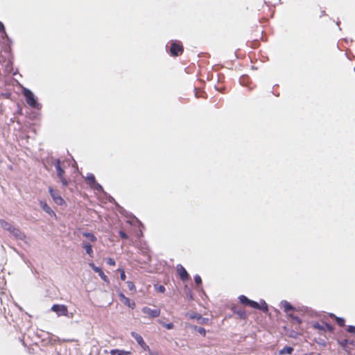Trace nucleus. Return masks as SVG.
<instances>
[{
    "label": "nucleus",
    "instance_id": "nucleus-26",
    "mask_svg": "<svg viewBox=\"0 0 355 355\" xmlns=\"http://www.w3.org/2000/svg\"><path fill=\"white\" fill-rule=\"evenodd\" d=\"M234 313H236L237 315H239V317L242 319H245L246 318V313L244 310L239 309L237 311H234Z\"/></svg>",
    "mask_w": 355,
    "mask_h": 355
},
{
    "label": "nucleus",
    "instance_id": "nucleus-6",
    "mask_svg": "<svg viewBox=\"0 0 355 355\" xmlns=\"http://www.w3.org/2000/svg\"><path fill=\"white\" fill-rule=\"evenodd\" d=\"M49 192L55 203L58 205H62L65 204L64 199L52 187L49 188Z\"/></svg>",
    "mask_w": 355,
    "mask_h": 355
},
{
    "label": "nucleus",
    "instance_id": "nucleus-8",
    "mask_svg": "<svg viewBox=\"0 0 355 355\" xmlns=\"http://www.w3.org/2000/svg\"><path fill=\"white\" fill-rule=\"evenodd\" d=\"M89 266L95 272L98 274L102 280L107 283L110 282L108 277L105 275L100 267L96 266L94 263H89Z\"/></svg>",
    "mask_w": 355,
    "mask_h": 355
},
{
    "label": "nucleus",
    "instance_id": "nucleus-20",
    "mask_svg": "<svg viewBox=\"0 0 355 355\" xmlns=\"http://www.w3.org/2000/svg\"><path fill=\"white\" fill-rule=\"evenodd\" d=\"M112 355H130L131 352L128 351L120 350V349H113L112 350Z\"/></svg>",
    "mask_w": 355,
    "mask_h": 355
},
{
    "label": "nucleus",
    "instance_id": "nucleus-31",
    "mask_svg": "<svg viewBox=\"0 0 355 355\" xmlns=\"http://www.w3.org/2000/svg\"><path fill=\"white\" fill-rule=\"evenodd\" d=\"M160 324L164 326L167 329H172L174 327V324L172 322L165 324L164 322H160Z\"/></svg>",
    "mask_w": 355,
    "mask_h": 355
},
{
    "label": "nucleus",
    "instance_id": "nucleus-12",
    "mask_svg": "<svg viewBox=\"0 0 355 355\" xmlns=\"http://www.w3.org/2000/svg\"><path fill=\"white\" fill-rule=\"evenodd\" d=\"M119 297L122 300L124 304H125L128 307L131 309H134L135 307V302L131 301L128 297H126L123 293H121L119 295Z\"/></svg>",
    "mask_w": 355,
    "mask_h": 355
},
{
    "label": "nucleus",
    "instance_id": "nucleus-18",
    "mask_svg": "<svg viewBox=\"0 0 355 355\" xmlns=\"http://www.w3.org/2000/svg\"><path fill=\"white\" fill-rule=\"evenodd\" d=\"M294 351L293 347L290 346H285L283 349L279 351V354H291Z\"/></svg>",
    "mask_w": 355,
    "mask_h": 355
},
{
    "label": "nucleus",
    "instance_id": "nucleus-37",
    "mask_svg": "<svg viewBox=\"0 0 355 355\" xmlns=\"http://www.w3.org/2000/svg\"><path fill=\"white\" fill-rule=\"evenodd\" d=\"M248 78V76H242L240 78V83L243 85H246V82H247Z\"/></svg>",
    "mask_w": 355,
    "mask_h": 355
},
{
    "label": "nucleus",
    "instance_id": "nucleus-19",
    "mask_svg": "<svg viewBox=\"0 0 355 355\" xmlns=\"http://www.w3.org/2000/svg\"><path fill=\"white\" fill-rule=\"evenodd\" d=\"M330 316L331 318H334L336 320V322L337 324L340 326V327H344L345 325V320L343 318H340V317H337L334 314L331 313L330 315Z\"/></svg>",
    "mask_w": 355,
    "mask_h": 355
},
{
    "label": "nucleus",
    "instance_id": "nucleus-14",
    "mask_svg": "<svg viewBox=\"0 0 355 355\" xmlns=\"http://www.w3.org/2000/svg\"><path fill=\"white\" fill-rule=\"evenodd\" d=\"M83 248L85 250L86 253L90 257H94V252H93V250H92V245L90 243L83 242Z\"/></svg>",
    "mask_w": 355,
    "mask_h": 355
},
{
    "label": "nucleus",
    "instance_id": "nucleus-39",
    "mask_svg": "<svg viewBox=\"0 0 355 355\" xmlns=\"http://www.w3.org/2000/svg\"><path fill=\"white\" fill-rule=\"evenodd\" d=\"M165 290V287L162 285L159 286L157 288V291L160 293H164Z\"/></svg>",
    "mask_w": 355,
    "mask_h": 355
},
{
    "label": "nucleus",
    "instance_id": "nucleus-10",
    "mask_svg": "<svg viewBox=\"0 0 355 355\" xmlns=\"http://www.w3.org/2000/svg\"><path fill=\"white\" fill-rule=\"evenodd\" d=\"M177 270L180 277L182 281H186L189 279V275L186 270V269L181 264H178L177 266Z\"/></svg>",
    "mask_w": 355,
    "mask_h": 355
},
{
    "label": "nucleus",
    "instance_id": "nucleus-13",
    "mask_svg": "<svg viewBox=\"0 0 355 355\" xmlns=\"http://www.w3.org/2000/svg\"><path fill=\"white\" fill-rule=\"evenodd\" d=\"M281 305L284 307L285 312L295 311V307H294L290 302L286 300H282L281 302Z\"/></svg>",
    "mask_w": 355,
    "mask_h": 355
},
{
    "label": "nucleus",
    "instance_id": "nucleus-4",
    "mask_svg": "<svg viewBox=\"0 0 355 355\" xmlns=\"http://www.w3.org/2000/svg\"><path fill=\"white\" fill-rule=\"evenodd\" d=\"M51 310L56 313L58 316H66L68 313L67 306L64 304H53Z\"/></svg>",
    "mask_w": 355,
    "mask_h": 355
},
{
    "label": "nucleus",
    "instance_id": "nucleus-3",
    "mask_svg": "<svg viewBox=\"0 0 355 355\" xmlns=\"http://www.w3.org/2000/svg\"><path fill=\"white\" fill-rule=\"evenodd\" d=\"M169 51L171 55L178 56L183 52V46L180 42L171 41Z\"/></svg>",
    "mask_w": 355,
    "mask_h": 355
},
{
    "label": "nucleus",
    "instance_id": "nucleus-38",
    "mask_svg": "<svg viewBox=\"0 0 355 355\" xmlns=\"http://www.w3.org/2000/svg\"><path fill=\"white\" fill-rule=\"evenodd\" d=\"M106 263L110 266H114L116 264L115 261L112 258H108Z\"/></svg>",
    "mask_w": 355,
    "mask_h": 355
},
{
    "label": "nucleus",
    "instance_id": "nucleus-35",
    "mask_svg": "<svg viewBox=\"0 0 355 355\" xmlns=\"http://www.w3.org/2000/svg\"><path fill=\"white\" fill-rule=\"evenodd\" d=\"M119 235H120L121 239H127L128 238V234L125 232H123L122 230H120L119 232Z\"/></svg>",
    "mask_w": 355,
    "mask_h": 355
},
{
    "label": "nucleus",
    "instance_id": "nucleus-43",
    "mask_svg": "<svg viewBox=\"0 0 355 355\" xmlns=\"http://www.w3.org/2000/svg\"><path fill=\"white\" fill-rule=\"evenodd\" d=\"M192 318H196L198 319H202V316L200 314H198V313L195 314V315L192 316Z\"/></svg>",
    "mask_w": 355,
    "mask_h": 355
},
{
    "label": "nucleus",
    "instance_id": "nucleus-32",
    "mask_svg": "<svg viewBox=\"0 0 355 355\" xmlns=\"http://www.w3.org/2000/svg\"><path fill=\"white\" fill-rule=\"evenodd\" d=\"M324 328H325V331L328 330L331 332H333L334 329V328L332 325H331L330 324L327 323V322H324Z\"/></svg>",
    "mask_w": 355,
    "mask_h": 355
},
{
    "label": "nucleus",
    "instance_id": "nucleus-34",
    "mask_svg": "<svg viewBox=\"0 0 355 355\" xmlns=\"http://www.w3.org/2000/svg\"><path fill=\"white\" fill-rule=\"evenodd\" d=\"M0 35H1V38H3V39L6 38L8 41H10V39L9 38V37L6 31V28L4 29V33L0 32Z\"/></svg>",
    "mask_w": 355,
    "mask_h": 355
},
{
    "label": "nucleus",
    "instance_id": "nucleus-42",
    "mask_svg": "<svg viewBox=\"0 0 355 355\" xmlns=\"http://www.w3.org/2000/svg\"><path fill=\"white\" fill-rule=\"evenodd\" d=\"M5 26L4 24L0 21V32L4 33Z\"/></svg>",
    "mask_w": 355,
    "mask_h": 355
},
{
    "label": "nucleus",
    "instance_id": "nucleus-33",
    "mask_svg": "<svg viewBox=\"0 0 355 355\" xmlns=\"http://www.w3.org/2000/svg\"><path fill=\"white\" fill-rule=\"evenodd\" d=\"M347 331L350 333V334H354L355 335V326L354 325H349L347 327Z\"/></svg>",
    "mask_w": 355,
    "mask_h": 355
},
{
    "label": "nucleus",
    "instance_id": "nucleus-7",
    "mask_svg": "<svg viewBox=\"0 0 355 355\" xmlns=\"http://www.w3.org/2000/svg\"><path fill=\"white\" fill-rule=\"evenodd\" d=\"M131 335L132 336L135 338V340L137 341V343H138V345L139 346H141V347L144 350V351H148L150 352V348L146 344V343L144 342L142 336L139 334H138L136 332H132L131 333Z\"/></svg>",
    "mask_w": 355,
    "mask_h": 355
},
{
    "label": "nucleus",
    "instance_id": "nucleus-22",
    "mask_svg": "<svg viewBox=\"0 0 355 355\" xmlns=\"http://www.w3.org/2000/svg\"><path fill=\"white\" fill-rule=\"evenodd\" d=\"M86 180L87 181L88 184L90 185V187L94 184L96 183V179L95 176L92 173H88L86 177Z\"/></svg>",
    "mask_w": 355,
    "mask_h": 355
},
{
    "label": "nucleus",
    "instance_id": "nucleus-24",
    "mask_svg": "<svg viewBox=\"0 0 355 355\" xmlns=\"http://www.w3.org/2000/svg\"><path fill=\"white\" fill-rule=\"evenodd\" d=\"M193 329L198 331L200 335L203 336H205L206 335V330L205 328L202 327H198V326H194Z\"/></svg>",
    "mask_w": 355,
    "mask_h": 355
},
{
    "label": "nucleus",
    "instance_id": "nucleus-40",
    "mask_svg": "<svg viewBox=\"0 0 355 355\" xmlns=\"http://www.w3.org/2000/svg\"><path fill=\"white\" fill-rule=\"evenodd\" d=\"M60 163H61V162H60V159H57L55 160V164H54V166H55V168H57V166H58V167H61V166H60Z\"/></svg>",
    "mask_w": 355,
    "mask_h": 355
},
{
    "label": "nucleus",
    "instance_id": "nucleus-47",
    "mask_svg": "<svg viewBox=\"0 0 355 355\" xmlns=\"http://www.w3.org/2000/svg\"><path fill=\"white\" fill-rule=\"evenodd\" d=\"M134 218L141 225V223L137 218L135 216H134Z\"/></svg>",
    "mask_w": 355,
    "mask_h": 355
},
{
    "label": "nucleus",
    "instance_id": "nucleus-25",
    "mask_svg": "<svg viewBox=\"0 0 355 355\" xmlns=\"http://www.w3.org/2000/svg\"><path fill=\"white\" fill-rule=\"evenodd\" d=\"M312 326L314 329L325 331L324 325L320 324L318 322H313Z\"/></svg>",
    "mask_w": 355,
    "mask_h": 355
},
{
    "label": "nucleus",
    "instance_id": "nucleus-5",
    "mask_svg": "<svg viewBox=\"0 0 355 355\" xmlns=\"http://www.w3.org/2000/svg\"><path fill=\"white\" fill-rule=\"evenodd\" d=\"M249 306L254 308L255 309L261 310L264 313H267L268 311V304L263 300H261L260 303L254 300H251Z\"/></svg>",
    "mask_w": 355,
    "mask_h": 355
},
{
    "label": "nucleus",
    "instance_id": "nucleus-15",
    "mask_svg": "<svg viewBox=\"0 0 355 355\" xmlns=\"http://www.w3.org/2000/svg\"><path fill=\"white\" fill-rule=\"evenodd\" d=\"M109 201L110 202H113L116 205V209H117V211L121 214H123V215H125L127 211L126 210L121 206H120L114 200V198H112V196H110L109 198Z\"/></svg>",
    "mask_w": 355,
    "mask_h": 355
},
{
    "label": "nucleus",
    "instance_id": "nucleus-11",
    "mask_svg": "<svg viewBox=\"0 0 355 355\" xmlns=\"http://www.w3.org/2000/svg\"><path fill=\"white\" fill-rule=\"evenodd\" d=\"M40 205L42 210L45 211L46 214H49L51 216H56L55 213L52 210V209L47 205L45 201L41 200L40 202Z\"/></svg>",
    "mask_w": 355,
    "mask_h": 355
},
{
    "label": "nucleus",
    "instance_id": "nucleus-44",
    "mask_svg": "<svg viewBox=\"0 0 355 355\" xmlns=\"http://www.w3.org/2000/svg\"><path fill=\"white\" fill-rule=\"evenodd\" d=\"M318 344H320L321 345H323V346L326 345V343L323 340H322L321 341L318 342Z\"/></svg>",
    "mask_w": 355,
    "mask_h": 355
},
{
    "label": "nucleus",
    "instance_id": "nucleus-45",
    "mask_svg": "<svg viewBox=\"0 0 355 355\" xmlns=\"http://www.w3.org/2000/svg\"><path fill=\"white\" fill-rule=\"evenodd\" d=\"M355 343L354 340H349L348 344L354 345Z\"/></svg>",
    "mask_w": 355,
    "mask_h": 355
},
{
    "label": "nucleus",
    "instance_id": "nucleus-9",
    "mask_svg": "<svg viewBox=\"0 0 355 355\" xmlns=\"http://www.w3.org/2000/svg\"><path fill=\"white\" fill-rule=\"evenodd\" d=\"M142 312L147 314L151 318H155L160 315V310L158 309H152L148 306H145L142 309Z\"/></svg>",
    "mask_w": 355,
    "mask_h": 355
},
{
    "label": "nucleus",
    "instance_id": "nucleus-41",
    "mask_svg": "<svg viewBox=\"0 0 355 355\" xmlns=\"http://www.w3.org/2000/svg\"><path fill=\"white\" fill-rule=\"evenodd\" d=\"M60 180H61V182H62V185H64V186H67V185L68 184V182H67V180L65 178H64L63 177H62V178H60Z\"/></svg>",
    "mask_w": 355,
    "mask_h": 355
},
{
    "label": "nucleus",
    "instance_id": "nucleus-28",
    "mask_svg": "<svg viewBox=\"0 0 355 355\" xmlns=\"http://www.w3.org/2000/svg\"><path fill=\"white\" fill-rule=\"evenodd\" d=\"M126 284L130 291H136V287L132 282L128 281Z\"/></svg>",
    "mask_w": 355,
    "mask_h": 355
},
{
    "label": "nucleus",
    "instance_id": "nucleus-21",
    "mask_svg": "<svg viewBox=\"0 0 355 355\" xmlns=\"http://www.w3.org/2000/svg\"><path fill=\"white\" fill-rule=\"evenodd\" d=\"M338 342V344L342 347V348L347 351V345H348V342H349V340L347 339V338H345V339H343V340H337Z\"/></svg>",
    "mask_w": 355,
    "mask_h": 355
},
{
    "label": "nucleus",
    "instance_id": "nucleus-17",
    "mask_svg": "<svg viewBox=\"0 0 355 355\" xmlns=\"http://www.w3.org/2000/svg\"><path fill=\"white\" fill-rule=\"evenodd\" d=\"M240 302L245 306H250L252 300L247 297L245 295H241L239 297Z\"/></svg>",
    "mask_w": 355,
    "mask_h": 355
},
{
    "label": "nucleus",
    "instance_id": "nucleus-2",
    "mask_svg": "<svg viewBox=\"0 0 355 355\" xmlns=\"http://www.w3.org/2000/svg\"><path fill=\"white\" fill-rule=\"evenodd\" d=\"M22 94L26 98L27 104L30 107L37 110L41 109V104L38 103L37 98L31 89L24 87L22 89Z\"/></svg>",
    "mask_w": 355,
    "mask_h": 355
},
{
    "label": "nucleus",
    "instance_id": "nucleus-46",
    "mask_svg": "<svg viewBox=\"0 0 355 355\" xmlns=\"http://www.w3.org/2000/svg\"><path fill=\"white\" fill-rule=\"evenodd\" d=\"M187 295H189V297H190L191 298H192V296H191V291L190 290H189V291H188V293H187Z\"/></svg>",
    "mask_w": 355,
    "mask_h": 355
},
{
    "label": "nucleus",
    "instance_id": "nucleus-23",
    "mask_svg": "<svg viewBox=\"0 0 355 355\" xmlns=\"http://www.w3.org/2000/svg\"><path fill=\"white\" fill-rule=\"evenodd\" d=\"M91 187H92L93 189H94L95 190H96L98 192H101V193H105L103 187L101 184H100L99 183L96 182V183H94Z\"/></svg>",
    "mask_w": 355,
    "mask_h": 355
},
{
    "label": "nucleus",
    "instance_id": "nucleus-48",
    "mask_svg": "<svg viewBox=\"0 0 355 355\" xmlns=\"http://www.w3.org/2000/svg\"><path fill=\"white\" fill-rule=\"evenodd\" d=\"M304 355H313V354H312V353H311V354H304Z\"/></svg>",
    "mask_w": 355,
    "mask_h": 355
},
{
    "label": "nucleus",
    "instance_id": "nucleus-1",
    "mask_svg": "<svg viewBox=\"0 0 355 355\" xmlns=\"http://www.w3.org/2000/svg\"><path fill=\"white\" fill-rule=\"evenodd\" d=\"M0 226L8 231L17 240L24 241L26 238V234L20 229L14 227L3 219H0Z\"/></svg>",
    "mask_w": 355,
    "mask_h": 355
},
{
    "label": "nucleus",
    "instance_id": "nucleus-30",
    "mask_svg": "<svg viewBox=\"0 0 355 355\" xmlns=\"http://www.w3.org/2000/svg\"><path fill=\"white\" fill-rule=\"evenodd\" d=\"M194 282L196 284V285L199 286L202 284V279L200 275H196L194 276Z\"/></svg>",
    "mask_w": 355,
    "mask_h": 355
},
{
    "label": "nucleus",
    "instance_id": "nucleus-29",
    "mask_svg": "<svg viewBox=\"0 0 355 355\" xmlns=\"http://www.w3.org/2000/svg\"><path fill=\"white\" fill-rule=\"evenodd\" d=\"M55 169H56L57 175H58V178H61L62 177H63V175L64 173V169L62 167H58V166H57V168H55Z\"/></svg>",
    "mask_w": 355,
    "mask_h": 355
},
{
    "label": "nucleus",
    "instance_id": "nucleus-16",
    "mask_svg": "<svg viewBox=\"0 0 355 355\" xmlns=\"http://www.w3.org/2000/svg\"><path fill=\"white\" fill-rule=\"evenodd\" d=\"M82 234L92 242H96L97 241L96 236L92 232H84Z\"/></svg>",
    "mask_w": 355,
    "mask_h": 355
},
{
    "label": "nucleus",
    "instance_id": "nucleus-27",
    "mask_svg": "<svg viewBox=\"0 0 355 355\" xmlns=\"http://www.w3.org/2000/svg\"><path fill=\"white\" fill-rule=\"evenodd\" d=\"M289 317L292 319V320H293L294 322H295L298 324H300L302 323V320L298 316L295 315L293 314H290Z\"/></svg>",
    "mask_w": 355,
    "mask_h": 355
},
{
    "label": "nucleus",
    "instance_id": "nucleus-36",
    "mask_svg": "<svg viewBox=\"0 0 355 355\" xmlns=\"http://www.w3.org/2000/svg\"><path fill=\"white\" fill-rule=\"evenodd\" d=\"M120 278L121 280L125 281L126 279V275L123 269H120Z\"/></svg>",
    "mask_w": 355,
    "mask_h": 355
}]
</instances>
